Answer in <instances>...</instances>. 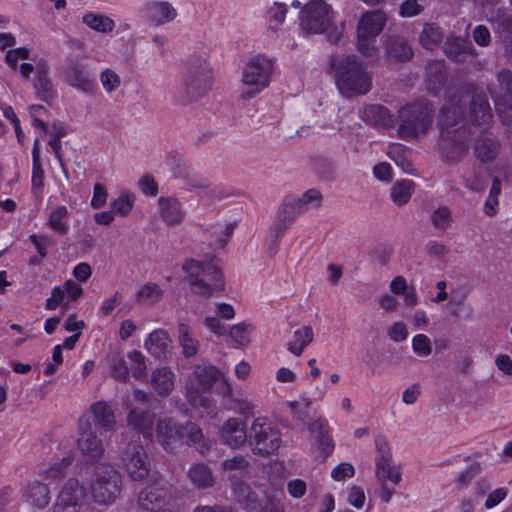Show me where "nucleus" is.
Masks as SVG:
<instances>
[{
    "instance_id": "nucleus-3",
    "label": "nucleus",
    "mask_w": 512,
    "mask_h": 512,
    "mask_svg": "<svg viewBox=\"0 0 512 512\" xmlns=\"http://www.w3.org/2000/svg\"><path fill=\"white\" fill-rule=\"evenodd\" d=\"M330 66L335 70L336 85L343 96L364 95L370 91L371 76L356 55L332 57Z\"/></svg>"
},
{
    "instance_id": "nucleus-47",
    "label": "nucleus",
    "mask_w": 512,
    "mask_h": 512,
    "mask_svg": "<svg viewBox=\"0 0 512 512\" xmlns=\"http://www.w3.org/2000/svg\"><path fill=\"white\" fill-rule=\"evenodd\" d=\"M68 209L66 206H58L53 209L48 218V226L57 234L65 235L69 230Z\"/></svg>"
},
{
    "instance_id": "nucleus-57",
    "label": "nucleus",
    "mask_w": 512,
    "mask_h": 512,
    "mask_svg": "<svg viewBox=\"0 0 512 512\" xmlns=\"http://www.w3.org/2000/svg\"><path fill=\"white\" fill-rule=\"evenodd\" d=\"M322 204V194L317 189H309L301 198L298 199L296 205L300 210H309L320 207Z\"/></svg>"
},
{
    "instance_id": "nucleus-46",
    "label": "nucleus",
    "mask_w": 512,
    "mask_h": 512,
    "mask_svg": "<svg viewBox=\"0 0 512 512\" xmlns=\"http://www.w3.org/2000/svg\"><path fill=\"white\" fill-rule=\"evenodd\" d=\"M181 429L183 433V442L185 441L189 445H198V449L201 453L209 450V445L205 442L203 432L199 426L188 422L181 426Z\"/></svg>"
},
{
    "instance_id": "nucleus-51",
    "label": "nucleus",
    "mask_w": 512,
    "mask_h": 512,
    "mask_svg": "<svg viewBox=\"0 0 512 512\" xmlns=\"http://www.w3.org/2000/svg\"><path fill=\"white\" fill-rule=\"evenodd\" d=\"M163 291L156 283L142 285L136 293V298L143 304H155L162 298Z\"/></svg>"
},
{
    "instance_id": "nucleus-54",
    "label": "nucleus",
    "mask_w": 512,
    "mask_h": 512,
    "mask_svg": "<svg viewBox=\"0 0 512 512\" xmlns=\"http://www.w3.org/2000/svg\"><path fill=\"white\" fill-rule=\"evenodd\" d=\"M74 456L72 451H68L60 461L53 463L48 469L45 470L44 475L49 479H58L65 474V470L72 464Z\"/></svg>"
},
{
    "instance_id": "nucleus-4",
    "label": "nucleus",
    "mask_w": 512,
    "mask_h": 512,
    "mask_svg": "<svg viewBox=\"0 0 512 512\" xmlns=\"http://www.w3.org/2000/svg\"><path fill=\"white\" fill-rule=\"evenodd\" d=\"M183 270L185 280L198 295L209 297L224 289L222 271L214 260L190 259L183 265Z\"/></svg>"
},
{
    "instance_id": "nucleus-64",
    "label": "nucleus",
    "mask_w": 512,
    "mask_h": 512,
    "mask_svg": "<svg viewBox=\"0 0 512 512\" xmlns=\"http://www.w3.org/2000/svg\"><path fill=\"white\" fill-rule=\"evenodd\" d=\"M435 228L445 230L450 225L451 211L447 207H439L431 216Z\"/></svg>"
},
{
    "instance_id": "nucleus-45",
    "label": "nucleus",
    "mask_w": 512,
    "mask_h": 512,
    "mask_svg": "<svg viewBox=\"0 0 512 512\" xmlns=\"http://www.w3.org/2000/svg\"><path fill=\"white\" fill-rule=\"evenodd\" d=\"M314 338L312 327L303 326L293 332L292 341H290V352L296 356L301 355L306 346H308Z\"/></svg>"
},
{
    "instance_id": "nucleus-29",
    "label": "nucleus",
    "mask_w": 512,
    "mask_h": 512,
    "mask_svg": "<svg viewBox=\"0 0 512 512\" xmlns=\"http://www.w3.org/2000/svg\"><path fill=\"white\" fill-rule=\"evenodd\" d=\"M127 425L145 438H151L153 415L144 410L133 408L127 415Z\"/></svg>"
},
{
    "instance_id": "nucleus-31",
    "label": "nucleus",
    "mask_w": 512,
    "mask_h": 512,
    "mask_svg": "<svg viewBox=\"0 0 512 512\" xmlns=\"http://www.w3.org/2000/svg\"><path fill=\"white\" fill-rule=\"evenodd\" d=\"M362 117L366 122L381 127H393L396 123L394 116L382 105H368L363 109Z\"/></svg>"
},
{
    "instance_id": "nucleus-14",
    "label": "nucleus",
    "mask_w": 512,
    "mask_h": 512,
    "mask_svg": "<svg viewBox=\"0 0 512 512\" xmlns=\"http://www.w3.org/2000/svg\"><path fill=\"white\" fill-rule=\"evenodd\" d=\"M64 80L69 86L84 93H92L97 87L93 72L87 65L77 61L68 64L64 71Z\"/></svg>"
},
{
    "instance_id": "nucleus-44",
    "label": "nucleus",
    "mask_w": 512,
    "mask_h": 512,
    "mask_svg": "<svg viewBox=\"0 0 512 512\" xmlns=\"http://www.w3.org/2000/svg\"><path fill=\"white\" fill-rule=\"evenodd\" d=\"M107 365L109 367L111 377L123 382L129 381V367L120 353H113L107 356Z\"/></svg>"
},
{
    "instance_id": "nucleus-21",
    "label": "nucleus",
    "mask_w": 512,
    "mask_h": 512,
    "mask_svg": "<svg viewBox=\"0 0 512 512\" xmlns=\"http://www.w3.org/2000/svg\"><path fill=\"white\" fill-rule=\"evenodd\" d=\"M184 87L186 93L195 97L210 89L212 81L210 71L206 66L194 67L190 66L184 76Z\"/></svg>"
},
{
    "instance_id": "nucleus-59",
    "label": "nucleus",
    "mask_w": 512,
    "mask_h": 512,
    "mask_svg": "<svg viewBox=\"0 0 512 512\" xmlns=\"http://www.w3.org/2000/svg\"><path fill=\"white\" fill-rule=\"evenodd\" d=\"M100 82L107 93H112L119 88L121 79L114 70L106 68L100 73Z\"/></svg>"
},
{
    "instance_id": "nucleus-24",
    "label": "nucleus",
    "mask_w": 512,
    "mask_h": 512,
    "mask_svg": "<svg viewBox=\"0 0 512 512\" xmlns=\"http://www.w3.org/2000/svg\"><path fill=\"white\" fill-rule=\"evenodd\" d=\"M175 381V373L167 366L158 367L151 373V386L161 397H166L172 393Z\"/></svg>"
},
{
    "instance_id": "nucleus-53",
    "label": "nucleus",
    "mask_w": 512,
    "mask_h": 512,
    "mask_svg": "<svg viewBox=\"0 0 512 512\" xmlns=\"http://www.w3.org/2000/svg\"><path fill=\"white\" fill-rule=\"evenodd\" d=\"M388 156L404 172L413 174L414 168L412 162L405 156V147L401 144H391L388 147Z\"/></svg>"
},
{
    "instance_id": "nucleus-33",
    "label": "nucleus",
    "mask_w": 512,
    "mask_h": 512,
    "mask_svg": "<svg viewBox=\"0 0 512 512\" xmlns=\"http://www.w3.org/2000/svg\"><path fill=\"white\" fill-rule=\"evenodd\" d=\"M181 177L188 190H207V193L213 198L221 199L224 197V193L220 188H211L208 179L201 177L192 171L183 172Z\"/></svg>"
},
{
    "instance_id": "nucleus-63",
    "label": "nucleus",
    "mask_w": 512,
    "mask_h": 512,
    "mask_svg": "<svg viewBox=\"0 0 512 512\" xmlns=\"http://www.w3.org/2000/svg\"><path fill=\"white\" fill-rule=\"evenodd\" d=\"M376 459L375 462H385L392 460L391 448L385 436L378 435L375 438Z\"/></svg>"
},
{
    "instance_id": "nucleus-7",
    "label": "nucleus",
    "mask_w": 512,
    "mask_h": 512,
    "mask_svg": "<svg viewBox=\"0 0 512 512\" xmlns=\"http://www.w3.org/2000/svg\"><path fill=\"white\" fill-rule=\"evenodd\" d=\"M398 137L411 141L425 135L433 122L432 110L428 104L413 103L398 111Z\"/></svg>"
},
{
    "instance_id": "nucleus-16",
    "label": "nucleus",
    "mask_w": 512,
    "mask_h": 512,
    "mask_svg": "<svg viewBox=\"0 0 512 512\" xmlns=\"http://www.w3.org/2000/svg\"><path fill=\"white\" fill-rule=\"evenodd\" d=\"M79 438L77 441L78 449L82 455L91 461H98L104 454V446L101 439L92 431L91 424L88 420L81 419L79 421Z\"/></svg>"
},
{
    "instance_id": "nucleus-6",
    "label": "nucleus",
    "mask_w": 512,
    "mask_h": 512,
    "mask_svg": "<svg viewBox=\"0 0 512 512\" xmlns=\"http://www.w3.org/2000/svg\"><path fill=\"white\" fill-rule=\"evenodd\" d=\"M312 401L309 398H302L300 401L290 402V409L294 416L307 426L308 431L314 435L315 445L319 457L327 459L334 450V443L329 434L330 427L325 418L311 419L310 407Z\"/></svg>"
},
{
    "instance_id": "nucleus-26",
    "label": "nucleus",
    "mask_w": 512,
    "mask_h": 512,
    "mask_svg": "<svg viewBox=\"0 0 512 512\" xmlns=\"http://www.w3.org/2000/svg\"><path fill=\"white\" fill-rule=\"evenodd\" d=\"M94 425L101 433L112 431L115 428V415L110 405L105 401H97L90 406Z\"/></svg>"
},
{
    "instance_id": "nucleus-37",
    "label": "nucleus",
    "mask_w": 512,
    "mask_h": 512,
    "mask_svg": "<svg viewBox=\"0 0 512 512\" xmlns=\"http://www.w3.org/2000/svg\"><path fill=\"white\" fill-rule=\"evenodd\" d=\"M82 23L90 29L102 34L113 32L116 26L115 21L109 16L94 12H86L82 16Z\"/></svg>"
},
{
    "instance_id": "nucleus-11",
    "label": "nucleus",
    "mask_w": 512,
    "mask_h": 512,
    "mask_svg": "<svg viewBox=\"0 0 512 512\" xmlns=\"http://www.w3.org/2000/svg\"><path fill=\"white\" fill-rule=\"evenodd\" d=\"M334 12L326 0H311L300 12V27L308 33H322L332 24Z\"/></svg>"
},
{
    "instance_id": "nucleus-61",
    "label": "nucleus",
    "mask_w": 512,
    "mask_h": 512,
    "mask_svg": "<svg viewBox=\"0 0 512 512\" xmlns=\"http://www.w3.org/2000/svg\"><path fill=\"white\" fill-rule=\"evenodd\" d=\"M30 56V51L26 47H18L8 50L5 55V63L13 70L16 71L18 68L19 60H26Z\"/></svg>"
},
{
    "instance_id": "nucleus-62",
    "label": "nucleus",
    "mask_w": 512,
    "mask_h": 512,
    "mask_svg": "<svg viewBox=\"0 0 512 512\" xmlns=\"http://www.w3.org/2000/svg\"><path fill=\"white\" fill-rule=\"evenodd\" d=\"M248 466V460L242 455L226 459L221 463V468L226 473L242 472L246 470Z\"/></svg>"
},
{
    "instance_id": "nucleus-15",
    "label": "nucleus",
    "mask_w": 512,
    "mask_h": 512,
    "mask_svg": "<svg viewBox=\"0 0 512 512\" xmlns=\"http://www.w3.org/2000/svg\"><path fill=\"white\" fill-rule=\"evenodd\" d=\"M155 438L165 451L173 452L183 444L181 425L172 418H160L156 424Z\"/></svg>"
},
{
    "instance_id": "nucleus-36",
    "label": "nucleus",
    "mask_w": 512,
    "mask_h": 512,
    "mask_svg": "<svg viewBox=\"0 0 512 512\" xmlns=\"http://www.w3.org/2000/svg\"><path fill=\"white\" fill-rule=\"evenodd\" d=\"M234 231L232 224L217 223L206 230L209 237L207 239L209 246L216 249H222L231 238Z\"/></svg>"
},
{
    "instance_id": "nucleus-22",
    "label": "nucleus",
    "mask_w": 512,
    "mask_h": 512,
    "mask_svg": "<svg viewBox=\"0 0 512 512\" xmlns=\"http://www.w3.org/2000/svg\"><path fill=\"white\" fill-rule=\"evenodd\" d=\"M445 54L449 59L458 63L467 62L477 56L476 49L471 41L462 37L447 38Z\"/></svg>"
},
{
    "instance_id": "nucleus-60",
    "label": "nucleus",
    "mask_w": 512,
    "mask_h": 512,
    "mask_svg": "<svg viewBox=\"0 0 512 512\" xmlns=\"http://www.w3.org/2000/svg\"><path fill=\"white\" fill-rule=\"evenodd\" d=\"M412 349L418 356L427 357L432 352L431 340L425 334H417L412 338Z\"/></svg>"
},
{
    "instance_id": "nucleus-5",
    "label": "nucleus",
    "mask_w": 512,
    "mask_h": 512,
    "mask_svg": "<svg viewBox=\"0 0 512 512\" xmlns=\"http://www.w3.org/2000/svg\"><path fill=\"white\" fill-rule=\"evenodd\" d=\"M275 69V61L263 54L249 59L241 71L240 98L249 100L266 89Z\"/></svg>"
},
{
    "instance_id": "nucleus-32",
    "label": "nucleus",
    "mask_w": 512,
    "mask_h": 512,
    "mask_svg": "<svg viewBox=\"0 0 512 512\" xmlns=\"http://www.w3.org/2000/svg\"><path fill=\"white\" fill-rule=\"evenodd\" d=\"M427 86L430 91L437 94L447 81L444 61H432L426 66Z\"/></svg>"
},
{
    "instance_id": "nucleus-8",
    "label": "nucleus",
    "mask_w": 512,
    "mask_h": 512,
    "mask_svg": "<svg viewBox=\"0 0 512 512\" xmlns=\"http://www.w3.org/2000/svg\"><path fill=\"white\" fill-rule=\"evenodd\" d=\"M121 489V476L112 465L101 463L95 467L94 477L90 482V492L96 503L100 505L114 503Z\"/></svg>"
},
{
    "instance_id": "nucleus-55",
    "label": "nucleus",
    "mask_w": 512,
    "mask_h": 512,
    "mask_svg": "<svg viewBox=\"0 0 512 512\" xmlns=\"http://www.w3.org/2000/svg\"><path fill=\"white\" fill-rule=\"evenodd\" d=\"M376 36L357 32V48L365 57H377Z\"/></svg>"
},
{
    "instance_id": "nucleus-49",
    "label": "nucleus",
    "mask_w": 512,
    "mask_h": 512,
    "mask_svg": "<svg viewBox=\"0 0 512 512\" xmlns=\"http://www.w3.org/2000/svg\"><path fill=\"white\" fill-rule=\"evenodd\" d=\"M414 189V182L412 180H401L396 182L391 189V198L393 202L402 206L406 204L411 198Z\"/></svg>"
},
{
    "instance_id": "nucleus-38",
    "label": "nucleus",
    "mask_w": 512,
    "mask_h": 512,
    "mask_svg": "<svg viewBox=\"0 0 512 512\" xmlns=\"http://www.w3.org/2000/svg\"><path fill=\"white\" fill-rule=\"evenodd\" d=\"M490 22L501 41L512 36V16L507 9L498 8L492 13Z\"/></svg>"
},
{
    "instance_id": "nucleus-41",
    "label": "nucleus",
    "mask_w": 512,
    "mask_h": 512,
    "mask_svg": "<svg viewBox=\"0 0 512 512\" xmlns=\"http://www.w3.org/2000/svg\"><path fill=\"white\" fill-rule=\"evenodd\" d=\"M444 37L441 27L434 23H426L419 35V42L423 48L433 50L442 42Z\"/></svg>"
},
{
    "instance_id": "nucleus-20",
    "label": "nucleus",
    "mask_w": 512,
    "mask_h": 512,
    "mask_svg": "<svg viewBox=\"0 0 512 512\" xmlns=\"http://www.w3.org/2000/svg\"><path fill=\"white\" fill-rule=\"evenodd\" d=\"M157 211L161 220L170 227L182 224L186 217L183 203L174 196H161Z\"/></svg>"
},
{
    "instance_id": "nucleus-23",
    "label": "nucleus",
    "mask_w": 512,
    "mask_h": 512,
    "mask_svg": "<svg viewBox=\"0 0 512 512\" xmlns=\"http://www.w3.org/2000/svg\"><path fill=\"white\" fill-rule=\"evenodd\" d=\"M497 82V85L489 86L496 107L507 104L512 109V71L501 70L497 74Z\"/></svg>"
},
{
    "instance_id": "nucleus-27",
    "label": "nucleus",
    "mask_w": 512,
    "mask_h": 512,
    "mask_svg": "<svg viewBox=\"0 0 512 512\" xmlns=\"http://www.w3.org/2000/svg\"><path fill=\"white\" fill-rule=\"evenodd\" d=\"M386 23V15L381 10H373L364 13L357 27L358 33H365L372 36H378Z\"/></svg>"
},
{
    "instance_id": "nucleus-25",
    "label": "nucleus",
    "mask_w": 512,
    "mask_h": 512,
    "mask_svg": "<svg viewBox=\"0 0 512 512\" xmlns=\"http://www.w3.org/2000/svg\"><path fill=\"white\" fill-rule=\"evenodd\" d=\"M288 228V211L286 204L283 203L276 215L271 231L266 239L268 253L273 255L277 250V245L285 235Z\"/></svg>"
},
{
    "instance_id": "nucleus-1",
    "label": "nucleus",
    "mask_w": 512,
    "mask_h": 512,
    "mask_svg": "<svg viewBox=\"0 0 512 512\" xmlns=\"http://www.w3.org/2000/svg\"><path fill=\"white\" fill-rule=\"evenodd\" d=\"M467 111L470 123L476 126L487 125L492 118L484 94L474 93L470 88L460 89L453 94L442 107L438 119L439 148L450 160H456L468 151L472 133L468 127Z\"/></svg>"
},
{
    "instance_id": "nucleus-50",
    "label": "nucleus",
    "mask_w": 512,
    "mask_h": 512,
    "mask_svg": "<svg viewBox=\"0 0 512 512\" xmlns=\"http://www.w3.org/2000/svg\"><path fill=\"white\" fill-rule=\"evenodd\" d=\"M127 358L130 361L129 371L136 380H143L147 375L146 358L139 350L128 352Z\"/></svg>"
},
{
    "instance_id": "nucleus-28",
    "label": "nucleus",
    "mask_w": 512,
    "mask_h": 512,
    "mask_svg": "<svg viewBox=\"0 0 512 512\" xmlns=\"http://www.w3.org/2000/svg\"><path fill=\"white\" fill-rule=\"evenodd\" d=\"M23 498L30 506L39 509L46 507L51 499L47 485L38 481L31 482L26 486Z\"/></svg>"
},
{
    "instance_id": "nucleus-2",
    "label": "nucleus",
    "mask_w": 512,
    "mask_h": 512,
    "mask_svg": "<svg viewBox=\"0 0 512 512\" xmlns=\"http://www.w3.org/2000/svg\"><path fill=\"white\" fill-rule=\"evenodd\" d=\"M231 487L236 500L248 511L284 512V491L282 486L264 479L261 483L251 484L242 480L230 478Z\"/></svg>"
},
{
    "instance_id": "nucleus-56",
    "label": "nucleus",
    "mask_w": 512,
    "mask_h": 512,
    "mask_svg": "<svg viewBox=\"0 0 512 512\" xmlns=\"http://www.w3.org/2000/svg\"><path fill=\"white\" fill-rule=\"evenodd\" d=\"M253 330L252 325L247 323H238L229 330V337L239 346H245L250 342V334Z\"/></svg>"
},
{
    "instance_id": "nucleus-9",
    "label": "nucleus",
    "mask_w": 512,
    "mask_h": 512,
    "mask_svg": "<svg viewBox=\"0 0 512 512\" xmlns=\"http://www.w3.org/2000/svg\"><path fill=\"white\" fill-rule=\"evenodd\" d=\"M248 442L254 454L268 456L279 449L282 440L279 430L271 421L266 417H257L250 426Z\"/></svg>"
},
{
    "instance_id": "nucleus-10",
    "label": "nucleus",
    "mask_w": 512,
    "mask_h": 512,
    "mask_svg": "<svg viewBox=\"0 0 512 512\" xmlns=\"http://www.w3.org/2000/svg\"><path fill=\"white\" fill-rule=\"evenodd\" d=\"M138 503L143 512H175L171 487L162 480L145 486L139 493Z\"/></svg>"
},
{
    "instance_id": "nucleus-39",
    "label": "nucleus",
    "mask_w": 512,
    "mask_h": 512,
    "mask_svg": "<svg viewBox=\"0 0 512 512\" xmlns=\"http://www.w3.org/2000/svg\"><path fill=\"white\" fill-rule=\"evenodd\" d=\"M500 152V143L496 139L481 137L477 140L474 153L483 163L493 161Z\"/></svg>"
},
{
    "instance_id": "nucleus-40",
    "label": "nucleus",
    "mask_w": 512,
    "mask_h": 512,
    "mask_svg": "<svg viewBox=\"0 0 512 512\" xmlns=\"http://www.w3.org/2000/svg\"><path fill=\"white\" fill-rule=\"evenodd\" d=\"M386 52L389 57L401 62L408 61L413 56V51L406 40L398 36L389 37Z\"/></svg>"
},
{
    "instance_id": "nucleus-13",
    "label": "nucleus",
    "mask_w": 512,
    "mask_h": 512,
    "mask_svg": "<svg viewBox=\"0 0 512 512\" xmlns=\"http://www.w3.org/2000/svg\"><path fill=\"white\" fill-rule=\"evenodd\" d=\"M193 381H196L199 388L203 390L210 389L217 381H220L222 384L223 397H230L232 394V383L230 379L211 364L197 365L187 384L194 386Z\"/></svg>"
},
{
    "instance_id": "nucleus-19",
    "label": "nucleus",
    "mask_w": 512,
    "mask_h": 512,
    "mask_svg": "<svg viewBox=\"0 0 512 512\" xmlns=\"http://www.w3.org/2000/svg\"><path fill=\"white\" fill-rule=\"evenodd\" d=\"M142 16L153 26H162L173 21L178 13L167 1H151L141 9Z\"/></svg>"
},
{
    "instance_id": "nucleus-48",
    "label": "nucleus",
    "mask_w": 512,
    "mask_h": 512,
    "mask_svg": "<svg viewBox=\"0 0 512 512\" xmlns=\"http://www.w3.org/2000/svg\"><path fill=\"white\" fill-rule=\"evenodd\" d=\"M186 399L192 407H201L207 413L214 410L215 406L211 397L200 393L199 388L192 384L186 385Z\"/></svg>"
},
{
    "instance_id": "nucleus-35",
    "label": "nucleus",
    "mask_w": 512,
    "mask_h": 512,
    "mask_svg": "<svg viewBox=\"0 0 512 512\" xmlns=\"http://www.w3.org/2000/svg\"><path fill=\"white\" fill-rule=\"evenodd\" d=\"M34 88L38 97L45 102H50L55 96L53 84L48 77V68L44 64H40L36 68Z\"/></svg>"
},
{
    "instance_id": "nucleus-52",
    "label": "nucleus",
    "mask_w": 512,
    "mask_h": 512,
    "mask_svg": "<svg viewBox=\"0 0 512 512\" xmlns=\"http://www.w3.org/2000/svg\"><path fill=\"white\" fill-rule=\"evenodd\" d=\"M287 8L285 3L274 2L268 10V29L274 33L278 31L286 19Z\"/></svg>"
},
{
    "instance_id": "nucleus-30",
    "label": "nucleus",
    "mask_w": 512,
    "mask_h": 512,
    "mask_svg": "<svg viewBox=\"0 0 512 512\" xmlns=\"http://www.w3.org/2000/svg\"><path fill=\"white\" fill-rule=\"evenodd\" d=\"M171 340L168 333L163 329H156L151 332L144 341V347L154 357L165 358Z\"/></svg>"
},
{
    "instance_id": "nucleus-18",
    "label": "nucleus",
    "mask_w": 512,
    "mask_h": 512,
    "mask_svg": "<svg viewBox=\"0 0 512 512\" xmlns=\"http://www.w3.org/2000/svg\"><path fill=\"white\" fill-rule=\"evenodd\" d=\"M219 437L222 443L232 449L242 447L248 440L245 423L236 417H230L219 428Z\"/></svg>"
},
{
    "instance_id": "nucleus-34",
    "label": "nucleus",
    "mask_w": 512,
    "mask_h": 512,
    "mask_svg": "<svg viewBox=\"0 0 512 512\" xmlns=\"http://www.w3.org/2000/svg\"><path fill=\"white\" fill-rule=\"evenodd\" d=\"M188 478L198 489H207L214 485L215 478L211 468L204 463L193 464L188 471Z\"/></svg>"
},
{
    "instance_id": "nucleus-43",
    "label": "nucleus",
    "mask_w": 512,
    "mask_h": 512,
    "mask_svg": "<svg viewBox=\"0 0 512 512\" xmlns=\"http://www.w3.org/2000/svg\"><path fill=\"white\" fill-rule=\"evenodd\" d=\"M178 342L184 357H194L198 353L199 341L191 335L190 327L185 323L178 326Z\"/></svg>"
},
{
    "instance_id": "nucleus-17",
    "label": "nucleus",
    "mask_w": 512,
    "mask_h": 512,
    "mask_svg": "<svg viewBox=\"0 0 512 512\" xmlns=\"http://www.w3.org/2000/svg\"><path fill=\"white\" fill-rule=\"evenodd\" d=\"M376 477L381 483L380 498L388 503L395 493V487L401 482V472L392 464L391 461L375 462Z\"/></svg>"
},
{
    "instance_id": "nucleus-58",
    "label": "nucleus",
    "mask_w": 512,
    "mask_h": 512,
    "mask_svg": "<svg viewBox=\"0 0 512 512\" xmlns=\"http://www.w3.org/2000/svg\"><path fill=\"white\" fill-rule=\"evenodd\" d=\"M225 408L228 410L236 411L244 416H249L253 413L254 405L247 399H238L233 397V393L230 397H224Z\"/></svg>"
},
{
    "instance_id": "nucleus-42",
    "label": "nucleus",
    "mask_w": 512,
    "mask_h": 512,
    "mask_svg": "<svg viewBox=\"0 0 512 512\" xmlns=\"http://www.w3.org/2000/svg\"><path fill=\"white\" fill-rule=\"evenodd\" d=\"M136 202V196L130 191H122L119 196L110 202L111 211L115 216L128 217Z\"/></svg>"
},
{
    "instance_id": "nucleus-12",
    "label": "nucleus",
    "mask_w": 512,
    "mask_h": 512,
    "mask_svg": "<svg viewBox=\"0 0 512 512\" xmlns=\"http://www.w3.org/2000/svg\"><path fill=\"white\" fill-rule=\"evenodd\" d=\"M120 463L126 474L133 481H142L151 472V462L143 446L130 443L121 452Z\"/></svg>"
}]
</instances>
